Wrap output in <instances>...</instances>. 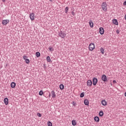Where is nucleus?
Listing matches in <instances>:
<instances>
[{
    "label": "nucleus",
    "instance_id": "1a4fd4ad",
    "mask_svg": "<svg viewBox=\"0 0 126 126\" xmlns=\"http://www.w3.org/2000/svg\"><path fill=\"white\" fill-rule=\"evenodd\" d=\"M87 84V86H92V81H91V80H88Z\"/></svg>",
    "mask_w": 126,
    "mask_h": 126
},
{
    "label": "nucleus",
    "instance_id": "aec40b11",
    "mask_svg": "<svg viewBox=\"0 0 126 126\" xmlns=\"http://www.w3.org/2000/svg\"><path fill=\"white\" fill-rule=\"evenodd\" d=\"M35 55H36V58H39L40 56V54L39 53V52H37L35 53Z\"/></svg>",
    "mask_w": 126,
    "mask_h": 126
},
{
    "label": "nucleus",
    "instance_id": "bb28decb",
    "mask_svg": "<svg viewBox=\"0 0 126 126\" xmlns=\"http://www.w3.org/2000/svg\"><path fill=\"white\" fill-rule=\"evenodd\" d=\"M49 50L50 51V52H53L54 51V49L53 47H49Z\"/></svg>",
    "mask_w": 126,
    "mask_h": 126
},
{
    "label": "nucleus",
    "instance_id": "6e6552de",
    "mask_svg": "<svg viewBox=\"0 0 126 126\" xmlns=\"http://www.w3.org/2000/svg\"><path fill=\"white\" fill-rule=\"evenodd\" d=\"M101 104L103 106H107L108 103L105 99H103L101 101Z\"/></svg>",
    "mask_w": 126,
    "mask_h": 126
},
{
    "label": "nucleus",
    "instance_id": "72a5a7b5",
    "mask_svg": "<svg viewBox=\"0 0 126 126\" xmlns=\"http://www.w3.org/2000/svg\"><path fill=\"white\" fill-rule=\"evenodd\" d=\"M76 104V103L74 101L72 102V105H73V106H75Z\"/></svg>",
    "mask_w": 126,
    "mask_h": 126
},
{
    "label": "nucleus",
    "instance_id": "f3484780",
    "mask_svg": "<svg viewBox=\"0 0 126 126\" xmlns=\"http://www.w3.org/2000/svg\"><path fill=\"white\" fill-rule=\"evenodd\" d=\"M89 23L90 27H91V28H93V26H94L93 22H92V21H90Z\"/></svg>",
    "mask_w": 126,
    "mask_h": 126
},
{
    "label": "nucleus",
    "instance_id": "39448f33",
    "mask_svg": "<svg viewBox=\"0 0 126 126\" xmlns=\"http://www.w3.org/2000/svg\"><path fill=\"white\" fill-rule=\"evenodd\" d=\"M9 23V20H4L2 21V24L3 25H6L8 23Z\"/></svg>",
    "mask_w": 126,
    "mask_h": 126
},
{
    "label": "nucleus",
    "instance_id": "0eeeda50",
    "mask_svg": "<svg viewBox=\"0 0 126 126\" xmlns=\"http://www.w3.org/2000/svg\"><path fill=\"white\" fill-rule=\"evenodd\" d=\"M93 85H96L97 84V82H98V80H97V78H94L93 80Z\"/></svg>",
    "mask_w": 126,
    "mask_h": 126
},
{
    "label": "nucleus",
    "instance_id": "9b49d317",
    "mask_svg": "<svg viewBox=\"0 0 126 126\" xmlns=\"http://www.w3.org/2000/svg\"><path fill=\"white\" fill-rule=\"evenodd\" d=\"M84 104L86 106H89V100H88L87 99H85Z\"/></svg>",
    "mask_w": 126,
    "mask_h": 126
},
{
    "label": "nucleus",
    "instance_id": "58836bf2",
    "mask_svg": "<svg viewBox=\"0 0 126 126\" xmlns=\"http://www.w3.org/2000/svg\"><path fill=\"white\" fill-rule=\"evenodd\" d=\"M50 1H52V0H50Z\"/></svg>",
    "mask_w": 126,
    "mask_h": 126
},
{
    "label": "nucleus",
    "instance_id": "dca6fc26",
    "mask_svg": "<svg viewBox=\"0 0 126 126\" xmlns=\"http://www.w3.org/2000/svg\"><path fill=\"white\" fill-rule=\"evenodd\" d=\"M15 86H16V84H15V83L12 82L11 83V88H15Z\"/></svg>",
    "mask_w": 126,
    "mask_h": 126
},
{
    "label": "nucleus",
    "instance_id": "f704fd0d",
    "mask_svg": "<svg viewBox=\"0 0 126 126\" xmlns=\"http://www.w3.org/2000/svg\"><path fill=\"white\" fill-rule=\"evenodd\" d=\"M113 83H114V84H116V83H117V81H116V80H113Z\"/></svg>",
    "mask_w": 126,
    "mask_h": 126
},
{
    "label": "nucleus",
    "instance_id": "e433bc0d",
    "mask_svg": "<svg viewBox=\"0 0 126 126\" xmlns=\"http://www.w3.org/2000/svg\"><path fill=\"white\" fill-rule=\"evenodd\" d=\"M125 19L126 20V14L125 15Z\"/></svg>",
    "mask_w": 126,
    "mask_h": 126
},
{
    "label": "nucleus",
    "instance_id": "423d86ee",
    "mask_svg": "<svg viewBox=\"0 0 126 126\" xmlns=\"http://www.w3.org/2000/svg\"><path fill=\"white\" fill-rule=\"evenodd\" d=\"M101 80L104 82L107 81V76L106 75H103L101 77Z\"/></svg>",
    "mask_w": 126,
    "mask_h": 126
},
{
    "label": "nucleus",
    "instance_id": "a211bd4d",
    "mask_svg": "<svg viewBox=\"0 0 126 126\" xmlns=\"http://www.w3.org/2000/svg\"><path fill=\"white\" fill-rule=\"evenodd\" d=\"M103 115H104V112H103L102 111H101L99 112V116L100 117H103Z\"/></svg>",
    "mask_w": 126,
    "mask_h": 126
},
{
    "label": "nucleus",
    "instance_id": "cd10ccee",
    "mask_svg": "<svg viewBox=\"0 0 126 126\" xmlns=\"http://www.w3.org/2000/svg\"><path fill=\"white\" fill-rule=\"evenodd\" d=\"M81 98H83L84 97V93H82L80 94Z\"/></svg>",
    "mask_w": 126,
    "mask_h": 126
},
{
    "label": "nucleus",
    "instance_id": "4c0bfd02",
    "mask_svg": "<svg viewBox=\"0 0 126 126\" xmlns=\"http://www.w3.org/2000/svg\"><path fill=\"white\" fill-rule=\"evenodd\" d=\"M49 97H51V93L49 94Z\"/></svg>",
    "mask_w": 126,
    "mask_h": 126
},
{
    "label": "nucleus",
    "instance_id": "9d476101",
    "mask_svg": "<svg viewBox=\"0 0 126 126\" xmlns=\"http://www.w3.org/2000/svg\"><path fill=\"white\" fill-rule=\"evenodd\" d=\"M99 33L101 35L104 34V29L102 27L99 28Z\"/></svg>",
    "mask_w": 126,
    "mask_h": 126
},
{
    "label": "nucleus",
    "instance_id": "a878e982",
    "mask_svg": "<svg viewBox=\"0 0 126 126\" xmlns=\"http://www.w3.org/2000/svg\"><path fill=\"white\" fill-rule=\"evenodd\" d=\"M68 12V7H66V8L65 9V13H67Z\"/></svg>",
    "mask_w": 126,
    "mask_h": 126
},
{
    "label": "nucleus",
    "instance_id": "ddd939ff",
    "mask_svg": "<svg viewBox=\"0 0 126 126\" xmlns=\"http://www.w3.org/2000/svg\"><path fill=\"white\" fill-rule=\"evenodd\" d=\"M4 103L5 105H8V98H5L4 99Z\"/></svg>",
    "mask_w": 126,
    "mask_h": 126
},
{
    "label": "nucleus",
    "instance_id": "2f4dec72",
    "mask_svg": "<svg viewBox=\"0 0 126 126\" xmlns=\"http://www.w3.org/2000/svg\"><path fill=\"white\" fill-rule=\"evenodd\" d=\"M116 33H117V34H119V33H120V30H117L116 31Z\"/></svg>",
    "mask_w": 126,
    "mask_h": 126
},
{
    "label": "nucleus",
    "instance_id": "c85d7f7f",
    "mask_svg": "<svg viewBox=\"0 0 126 126\" xmlns=\"http://www.w3.org/2000/svg\"><path fill=\"white\" fill-rule=\"evenodd\" d=\"M25 62L26 63H30V60H29V59H26Z\"/></svg>",
    "mask_w": 126,
    "mask_h": 126
},
{
    "label": "nucleus",
    "instance_id": "412c9836",
    "mask_svg": "<svg viewBox=\"0 0 126 126\" xmlns=\"http://www.w3.org/2000/svg\"><path fill=\"white\" fill-rule=\"evenodd\" d=\"M60 88L61 90H63V88H64V86H63V84H61L60 86Z\"/></svg>",
    "mask_w": 126,
    "mask_h": 126
},
{
    "label": "nucleus",
    "instance_id": "7c9ffc66",
    "mask_svg": "<svg viewBox=\"0 0 126 126\" xmlns=\"http://www.w3.org/2000/svg\"><path fill=\"white\" fill-rule=\"evenodd\" d=\"M37 116L38 117H39V118H41L42 117V116L41 115V114L39 113H37Z\"/></svg>",
    "mask_w": 126,
    "mask_h": 126
},
{
    "label": "nucleus",
    "instance_id": "4468645a",
    "mask_svg": "<svg viewBox=\"0 0 126 126\" xmlns=\"http://www.w3.org/2000/svg\"><path fill=\"white\" fill-rule=\"evenodd\" d=\"M51 94H52V98H56V93L55 92V91H52L51 92Z\"/></svg>",
    "mask_w": 126,
    "mask_h": 126
},
{
    "label": "nucleus",
    "instance_id": "393cba45",
    "mask_svg": "<svg viewBox=\"0 0 126 126\" xmlns=\"http://www.w3.org/2000/svg\"><path fill=\"white\" fill-rule=\"evenodd\" d=\"M43 94V91H40L39 93V95H40V96H42Z\"/></svg>",
    "mask_w": 126,
    "mask_h": 126
},
{
    "label": "nucleus",
    "instance_id": "473e14b6",
    "mask_svg": "<svg viewBox=\"0 0 126 126\" xmlns=\"http://www.w3.org/2000/svg\"><path fill=\"white\" fill-rule=\"evenodd\" d=\"M71 14H72L73 16L75 15V13L74 12H73V11H72Z\"/></svg>",
    "mask_w": 126,
    "mask_h": 126
},
{
    "label": "nucleus",
    "instance_id": "f03ea898",
    "mask_svg": "<svg viewBox=\"0 0 126 126\" xmlns=\"http://www.w3.org/2000/svg\"><path fill=\"white\" fill-rule=\"evenodd\" d=\"M102 8L104 11H107V3L104 2L102 3Z\"/></svg>",
    "mask_w": 126,
    "mask_h": 126
},
{
    "label": "nucleus",
    "instance_id": "4be33fe9",
    "mask_svg": "<svg viewBox=\"0 0 126 126\" xmlns=\"http://www.w3.org/2000/svg\"><path fill=\"white\" fill-rule=\"evenodd\" d=\"M100 52L102 53V55H104L105 51H104V48H100Z\"/></svg>",
    "mask_w": 126,
    "mask_h": 126
},
{
    "label": "nucleus",
    "instance_id": "f257e3e1",
    "mask_svg": "<svg viewBox=\"0 0 126 126\" xmlns=\"http://www.w3.org/2000/svg\"><path fill=\"white\" fill-rule=\"evenodd\" d=\"M89 51H91V52H92V51L95 49V44H94V43H90L89 46Z\"/></svg>",
    "mask_w": 126,
    "mask_h": 126
},
{
    "label": "nucleus",
    "instance_id": "f8f14e48",
    "mask_svg": "<svg viewBox=\"0 0 126 126\" xmlns=\"http://www.w3.org/2000/svg\"><path fill=\"white\" fill-rule=\"evenodd\" d=\"M112 23L113 24H115V25H119V24L118 23V20H117L116 19L113 20Z\"/></svg>",
    "mask_w": 126,
    "mask_h": 126
},
{
    "label": "nucleus",
    "instance_id": "7ed1b4c3",
    "mask_svg": "<svg viewBox=\"0 0 126 126\" xmlns=\"http://www.w3.org/2000/svg\"><path fill=\"white\" fill-rule=\"evenodd\" d=\"M59 36H60V37L63 39V38H65V37L66 36V34L63 32V31H61L59 33Z\"/></svg>",
    "mask_w": 126,
    "mask_h": 126
},
{
    "label": "nucleus",
    "instance_id": "2eb2a0df",
    "mask_svg": "<svg viewBox=\"0 0 126 126\" xmlns=\"http://www.w3.org/2000/svg\"><path fill=\"white\" fill-rule=\"evenodd\" d=\"M94 120L95 122H96V123H99V122L100 121L99 117H97V116L94 117Z\"/></svg>",
    "mask_w": 126,
    "mask_h": 126
},
{
    "label": "nucleus",
    "instance_id": "6ab92c4d",
    "mask_svg": "<svg viewBox=\"0 0 126 126\" xmlns=\"http://www.w3.org/2000/svg\"><path fill=\"white\" fill-rule=\"evenodd\" d=\"M72 126H76V121L75 120H72Z\"/></svg>",
    "mask_w": 126,
    "mask_h": 126
},
{
    "label": "nucleus",
    "instance_id": "c756f323",
    "mask_svg": "<svg viewBox=\"0 0 126 126\" xmlns=\"http://www.w3.org/2000/svg\"><path fill=\"white\" fill-rule=\"evenodd\" d=\"M28 57H27V56H23V59H24V60H25V61H26V60H27V58H28Z\"/></svg>",
    "mask_w": 126,
    "mask_h": 126
},
{
    "label": "nucleus",
    "instance_id": "20e7f679",
    "mask_svg": "<svg viewBox=\"0 0 126 126\" xmlns=\"http://www.w3.org/2000/svg\"><path fill=\"white\" fill-rule=\"evenodd\" d=\"M30 18L32 21L34 20L35 19V14L34 13H32L30 15Z\"/></svg>",
    "mask_w": 126,
    "mask_h": 126
},
{
    "label": "nucleus",
    "instance_id": "b1692460",
    "mask_svg": "<svg viewBox=\"0 0 126 126\" xmlns=\"http://www.w3.org/2000/svg\"><path fill=\"white\" fill-rule=\"evenodd\" d=\"M47 125L48 126H53V124H52L51 122L49 121L47 123Z\"/></svg>",
    "mask_w": 126,
    "mask_h": 126
},
{
    "label": "nucleus",
    "instance_id": "c9c22d12",
    "mask_svg": "<svg viewBox=\"0 0 126 126\" xmlns=\"http://www.w3.org/2000/svg\"><path fill=\"white\" fill-rule=\"evenodd\" d=\"M124 5H126V0L123 3Z\"/></svg>",
    "mask_w": 126,
    "mask_h": 126
},
{
    "label": "nucleus",
    "instance_id": "5701e85b",
    "mask_svg": "<svg viewBox=\"0 0 126 126\" xmlns=\"http://www.w3.org/2000/svg\"><path fill=\"white\" fill-rule=\"evenodd\" d=\"M46 60L48 63H50V62H51V58H50V56H48L46 58Z\"/></svg>",
    "mask_w": 126,
    "mask_h": 126
}]
</instances>
